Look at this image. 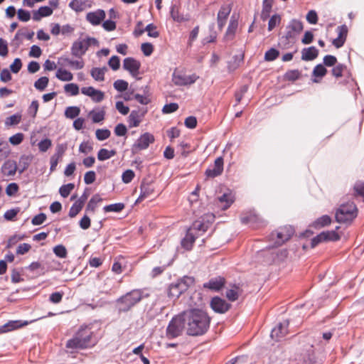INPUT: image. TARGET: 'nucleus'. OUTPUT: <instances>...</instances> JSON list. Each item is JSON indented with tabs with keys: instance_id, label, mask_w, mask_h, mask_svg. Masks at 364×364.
Masks as SVG:
<instances>
[{
	"instance_id": "69168bd1",
	"label": "nucleus",
	"mask_w": 364,
	"mask_h": 364,
	"mask_svg": "<svg viewBox=\"0 0 364 364\" xmlns=\"http://www.w3.org/2000/svg\"><path fill=\"white\" fill-rule=\"evenodd\" d=\"M281 21V17L279 15H273L268 23V31H272Z\"/></svg>"
},
{
	"instance_id": "c756f323",
	"label": "nucleus",
	"mask_w": 364,
	"mask_h": 364,
	"mask_svg": "<svg viewBox=\"0 0 364 364\" xmlns=\"http://www.w3.org/2000/svg\"><path fill=\"white\" fill-rule=\"evenodd\" d=\"M196 237V235L188 229L185 237L181 240V245L183 248H184L186 250H191L193 247V244L195 241Z\"/></svg>"
},
{
	"instance_id": "72a5a7b5",
	"label": "nucleus",
	"mask_w": 364,
	"mask_h": 364,
	"mask_svg": "<svg viewBox=\"0 0 364 364\" xmlns=\"http://www.w3.org/2000/svg\"><path fill=\"white\" fill-rule=\"evenodd\" d=\"M31 161V156L26 155L21 156L19 159L18 164L17 165L18 171L20 173H22L25 170L28 168Z\"/></svg>"
},
{
	"instance_id": "0e129e2a",
	"label": "nucleus",
	"mask_w": 364,
	"mask_h": 364,
	"mask_svg": "<svg viewBox=\"0 0 364 364\" xmlns=\"http://www.w3.org/2000/svg\"><path fill=\"white\" fill-rule=\"evenodd\" d=\"M18 18L22 22H27L31 19V14L28 11L20 9L17 11Z\"/></svg>"
},
{
	"instance_id": "f8f14e48",
	"label": "nucleus",
	"mask_w": 364,
	"mask_h": 364,
	"mask_svg": "<svg viewBox=\"0 0 364 364\" xmlns=\"http://www.w3.org/2000/svg\"><path fill=\"white\" fill-rule=\"evenodd\" d=\"M224 160L223 158L218 157L214 164L210 166L205 171V175L207 178H214L220 176L223 171Z\"/></svg>"
},
{
	"instance_id": "6e6d98bb",
	"label": "nucleus",
	"mask_w": 364,
	"mask_h": 364,
	"mask_svg": "<svg viewBox=\"0 0 364 364\" xmlns=\"http://www.w3.org/2000/svg\"><path fill=\"white\" fill-rule=\"evenodd\" d=\"M74 187V184L71 183L63 185L59 189V193L62 197L67 198L73 190Z\"/></svg>"
},
{
	"instance_id": "393cba45",
	"label": "nucleus",
	"mask_w": 364,
	"mask_h": 364,
	"mask_svg": "<svg viewBox=\"0 0 364 364\" xmlns=\"http://www.w3.org/2000/svg\"><path fill=\"white\" fill-rule=\"evenodd\" d=\"M53 14V9L49 6H41L38 10L33 11V19L39 21L42 18L50 16Z\"/></svg>"
},
{
	"instance_id": "a878e982",
	"label": "nucleus",
	"mask_w": 364,
	"mask_h": 364,
	"mask_svg": "<svg viewBox=\"0 0 364 364\" xmlns=\"http://www.w3.org/2000/svg\"><path fill=\"white\" fill-rule=\"evenodd\" d=\"M69 7L76 12H81L87 8L91 7V4L88 0H72L69 3Z\"/></svg>"
},
{
	"instance_id": "4be33fe9",
	"label": "nucleus",
	"mask_w": 364,
	"mask_h": 364,
	"mask_svg": "<svg viewBox=\"0 0 364 364\" xmlns=\"http://www.w3.org/2000/svg\"><path fill=\"white\" fill-rule=\"evenodd\" d=\"M146 113V109L142 111L132 110L128 117L129 127H138L142 121V119L144 118Z\"/></svg>"
},
{
	"instance_id": "09e8293b",
	"label": "nucleus",
	"mask_w": 364,
	"mask_h": 364,
	"mask_svg": "<svg viewBox=\"0 0 364 364\" xmlns=\"http://www.w3.org/2000/svg\"><path fill=\"white\" fill-rule=\"evenodd\" d=\"M239 290L240 288L235 285L232 289L226 291V297L231 301H236L239 297Z\"/></svg>"
},
{
	"instance_id": "de8ad7c7",
	"label": "nucleus",
	"mask_w": 364,
	"mask_h": 364,
	"mask_svg": "<svg viewBox=\"0 0 364 364\" xmlns=\"http://www.w3.org/2000/svg\"><path fill=\"white\" fill-rule=\"evenodd\" d=\"M64 90L71 96H75L79 93V87L77 84L69 83L64 86Z\"/></svg>"
},
{
	"instance_id": "a211bd4d",
	"label": "nucleus",
	"mask_w": 364,
	"mask_h": 364,
	"mask_svg": "<svg viewBox=\"0 0 364 364\" xmlns=\"http://www.w3.org/2000/svg\"><path fill=\"white\" fill-rule=\"evenodd\" d=\"M210 306L215 312L224 314L229 310L230 304L227 303L224 299L215 296L212 299Z\"/></svg>"
},
{
	"instance_id": "b1692460",
	"label": "nucleus",
	"mask_w": 364,
	"mask_h": 364,
	"mask_svg": "<svg viewBox=\"0 0 364 364\" xmlns=\"http://www.w3.org/2000/svg\"><path fill=\"white\" fill-rule=\"evenodd\" d=\"M338 36L336 38L333 39L332 43L336 48L342 47L346 41L348 29L346 26L343 25L337 28Z\"/></svg>"
},
{
	"instance_id": "4d7b16f0",
	"label": "nucleus",
	"mask_w": 364,
	"mask_h": 364,
	"mask_svg": "<svg viewBox=\"0 0 364 364\" xmlns=\"http://www.w3.org/2000/svg\"><path fill=\"white\" fill-rule=\"evenodd\" d=\"M327 73L326 68L322 64L316 65L313 70L312 75L314 77H323Z\"/></svg>"
},
{
	"instance_id": "5fc2aeb1",
	"label": "nucleus",
	"mask_w": 364,
	"mask_h": 364,
	"mask_svg": "<svg viewBox=\"0 0 364 364\" xmlns=\"http://www.w3.org/2000/svg\"><path fill=\"white\" fill-rule=\"evenodd\" d=\"M321 234L324 235L323 240L325 241H337L340 239L339 235L335 230L322 232Z\"/></svg>"
},
{
	"instance_id": "aec40b11",
	"label": "nucleus",
	"mask_w": 364,
	"mask_h": 364,
	"mask_svg": "<svg viewBox=\"0 0 364 364\" xmlns=\"http://www.w3.org/2000/svg\"><path fill=\"white\" fill-rule=\"evenodd\" d=\"M81 92L85 95L90 97L95 102H100L103 100L105 97L103 92L96 90L93 87H82Z\"/></svg>"
},
{
	"instance_id": "a19ab883",
	"label": "nucleus",
	"mask_w": 364,
	"mask_h": 364,
	"mask_svg": "<svg viewBox=\"0 0 364 364\" xmlns=\"http://www.w3.org/2000/svg\"><path fill=\"white\" fill-rule=\"evenodd\" d=\"M170 14L171 18L174 21L181 23L186 20L183 16L181 14H180L179 9L176 5H172L171 6Z\"/></svg>"
},
{
	"instance_id": "473e14b6",
	"label": "nucleus",
	"mask_w": 364,
	"mask_h": 364,
	"mask_svg": "<svg viewBox=\"0 0 364 364\" xmlns=\"http://www.w3.org/2000/svg\"><path fill=\"white\" fill-rule=\"evenodd\" d=\"M237 26V21L232 17L225 36L227 40H232L234 38Z\"/></svg>"
},
{
	"instance_id": "a18cd8bd",
	"label": "nucleus",
	"mask_w": 364,
	"mask_h": 364,
	"mask_svg": "<svg viewBox=\"0 0 364 364\" xmlns=\"http://www.w3.org/2000/svg\"><path fill=\"white\" fill-rule=\"evenodd\" d=\"M124 208V204L122 203H114L104 207L105 212H121Z\"/></svg>"
},
{
	"instance_id": "49530a36",
	"label": "nucleus",
	"mask_w": 364,
	"mask_h": 364,
	"mask_svg": "<svg viewBox=\"0 0 364 364\" xmlns=\"http://www.w3.org/2000/svg\"><path fill=\"white\" fill-rule=\"evenodd\" d=\"M48 82H49L48 77H45V76L41 77L35 82L34 87L36 90H38L39 91H43L48 86Z\"/></svg>"
},
{
	"instance_id": "dca6fc26",
	"label": "nucleus",
	"mask_w": 364,
	"mask_h": 364,
	"mask_svg": "<svg viewBox=\"0 0 364 364\" xmlns=\"http://www.w3.org/2000/svg\"><path fill=\"white\" fill-rule=\"evenodd\" d=\"M226 283L225 277L218 276L210 279L208 282L203 284L204 289H210L214 291H219L221 290Z\"/></svg>"
},
{
	"instance_id": "412c9836",
	"label": "nucleus",
	"mask_w": 364,
	"mask_h": 364,
	"mask_svg": "<svg viewBox=\"0 0 364 364\" xmlns=\"http://www.w3.org/2000/svg\"><path fill=\"white\" fill-rule=\"evenodd\" d=\"M230 11H231L230 5L224 4L220 7V9L218 13V16H217L218 25V28H220V30H222L224 26L225 25L226 20H227Z\"/></svg>"
},
{
	"instance_id": "79ce46f5",
	"label": "nucleus",
	"mask_w": 364,
	"mask_h": 364,
	"mask_svg": "<svg viewBox=\"0 0 364 364\" xmlns=\"http://www.w3.org/2000/svg\"><path fill=\"white\" fill-rule=\"evenodd\" d=\"M80 113V109L77 106L68 107L65 110V116L68 119H74Z\"/></svg>"
},
{
	"instance_id": "ddd939ff",
	"label": "nucleus",
	"mask_w": 364,
	"mask_h": 364,
	"mask_svg": "<svg viewBox=\"0 0 364 364\" xmlns=\"http://www.w3.org/2000/svg\"><path fill=\"white\" fill-rule=\"evenodd\" d=\"M140 68L141 63L134 58L128 57L123 60V68L134 78H137L139 75Z\"/></svg>"
},
{
	"instance_id": "0eeeda50",
	"label": "nucleus",
	"mask_w": 364,
	"mask_h": 364,
	"mask_svg": "<svg viewBox=\"0 0 364 364\" xmlns=\"http://www.w3.org/2000/svg\"><path fill=\"white\" fill-rule=\"evenodd\" d=\"M294 233V229L291 225L280 227L270 234L269 240L274 243V247H277L288 241Z\"/></svg>"
},
{
	"instance_id": "9b49d317",
	"label": "nucleus",
	"mask_w": 364,
	"mask_h": 364,
	"mask_svg": "<svg viewBox=\"0 0 364 364\" xmlns=\"http://www.w3.org/2000/svg\"><path fill=\"white\" fill-rule=\"evenodd\" d=\"M198 78V76L196 74L187 75L179 72H174L172 75L173 82L178 86L190 85L194 83Z\"/></svg>"
},
{
	"instance_id": "1a4fd4ad",
	"label": "nucleus",
	"mask_w": 364,
	"mask_h": 364,
	"mask_svg": "<svg viewBox=\"0 0 364 364\" xmlns=\"http://www.w3.org/2000/svg\"><path fill=\"white\" fill-rule=\"evenodd\" d=\"M214 220V214L210 213H206L198 220L193 222L189 230L195 235L197 233L200 235V232L203 233L206 232L212 225Z\"/></svg>"
},
{
	"instance_id": "4468645a",
	"label": "nucleus",
	"mask_w": 364,
	"mask_h": 364,
	"mask_svg": "<svg viewBox=\"0 0 364 364\" xmlns=\"http://www.w3.org/2000/svg\"><path fill=\"white\" fill-rule=\"evenodd\" d=\"M39 319L40 318H36L30 321H22L21 320L9 321L4 325L0 326V333H5L19 329Z\"/></svg>"
},
{
	"instance_id": "3c124183",
	"label": "nucleus",
	"mask_w": 364,
	"mask_h": 364,
	"mask_svg": "<svg viewBox=\"0 0 364 364\" xmlns=\"http://www.w3.org/2000/svg\"><path fill=\"white\" fill-rule=\"evenodd\" d=\"M324 235L323 234H321L320 233L319 235H318L317 236L314 237V238H312L311 240V241L309 242H310V245H303V248L304 249H306V248H315L317 245L321 242H325V240H323V237Z\"/></svg>"
},
{
	"instance_id": "bf43d9fd",
	"label": "nucleus",
	"mask_w": 364,
	"mask_h": 364,
	"mask_svg": "<svg viewBox=\"0 0 364 364\" xmlns=\"http://www.w3.org/2000/svg\"><path fill=\"white\" fill-rule=\"evenodd\" d=\"M24 238V235H15L12 237H11L7 242L6 248L11 249L14 248L16 245L21 240H22Z\"/></svg>"
},
{
	"instance_id": "e2e57ef3",
	"label": "nucleus",
	"mask_w": 364,
	"mask_h": 364,
	"mask_svg": "<svg viewBox=\"0 0 364 364\" xmlns=\"http://www.w3.org/2000/svg\"><path fill=\"white\" fill-rule=\"evenodd\" d=\"M52 146V141L49 139H44L38 142V146L41 152L47 151Z\"/></svg>"
},
{
	"instance_id": "bb28decb",
	"label": "nucleus",
	"mask_w": 364,
	"mask_h": 364,
	"mask_svg": "<svg viewBox=\"0 0 364 364\" xmlns=\"http://www.w3.org/2000/svg\"><path fill=\"white\" fill-rule=\"evenodd\" d=\"M318 55V50L316 47L305 48L301 51V59L306 61L313 60L317 58Z\"/></svg>"
},
{
	"instance_id": "58836bf2",
	"label": "nucleus",
	"mask_w": 364,
	"mask_h": 364,
	"mask_svg": "<svg viewBox=\"0 0 364 364\" xmlns=\"http://www.w3.org/2000/svg\"><path fill=\"white\" fill-rule=\"evenodd\" d=\"M125 267L124 259L122 257H119L114 262L112 270L116 274H121Z\"/></svg>"
},
{
	"instance_id": "5701e85b",
	"label": "nucleus",
	"mask_w": 364,
	"mask_h": 364,
	"mask_svg": "<svg viewBox=\"0 0 364 364\" xmlns=\"http://www.w3.org/2000/svg\"><path fill=\"white\" fill-rule=\"evenodd\" d=\"M140 195L136 199V203H141L144 199L151 197L154 192V188L150 183L143 181L140 186Z\"/></svg>"
},
{
	"instance_id": "603ef678",
	"label": "nucleus",
	"mask_w": 364,
	"mask_h": 364,
	"mask_svg": "<svg viewBox=\"0 0 364 364\" xmlns=\"http://www.w3.org/2000/svg\"><path fill=\"white\" fill-rule=\"evenodd\" d=\"M95 135L99 141H104L110 136L111 132L107 129H98L95 132Z\"/></svg>"
},
{
	"instance_id": "f704fd0d",
	"label": "nucleus",
	"mask_w": 364,
	"mask_h": 364,
	"mask_svg": "<svg viewBox=\"0 0 364 364\" xmlns=\"http://www.w3.org/2000/svg\"><path fill=\"white\" fill-rule=\"evenodd\" d=\"M274 0H263L261 18L266 21L269 17Z\"/></svg>"
},
{
	"instance_id": "774afa93",
	"label": "nucleus",
	"mask_w": 364,
	"mask_h": 364,
	"mask_svg": "<svg viewBox=\"0 0 364 364\" xmlns=\"http://www.w3.org/2000/svg\"><path fill=\"white\" fill-rule=\"evenodd\" d=\"M145 31L149 37L157 38L159 36V33L156 31V26L153 23L148 24L145 28Z\"/></svg>"
},
{
	"instance_id": "37998d69",
	"label": "nucleus",
	"mask_w": 364,
	"mask_h": 364,
	"mask_svg": "<svg viewBox=\"0 0 364 364\" xmlns=\"http://www.w3.org/2000/svg\"><path fill=\"white\" fill-rule=\"evenodd\" d=\"M301 72L299 70H289L284 74V79L288 81H295L300 78Z\"/></svg>"
},
{
	"instance_id": "4c0bfd02",
	"label": "nucleus",
	"mask_w": 364,
	"mask_h": 364,
	"mask_svg": "<svg viewBox=\"0 0 364 364\" xmlns=\"http://www.w3.org/2000/svg\"><path fill=\"white\" fill-rule=\"evenodd\" d=\"M107 70L106 68H93L91 70L90 74L91 76L96 80V81H103L105 80V73Z\"/></svg>"
},
{
	"instance_id": "6ab92c4d",
	"label": "nucleus",
	"mask_w": 364,
	"mask_h": 364,
	"mask_svg": "<svg viewBox=\"0 0 364 364\" xmlns=\"http://www.w3.org/2000/svg\"><path fill=\"white\" fill-rule=\"evenodd\" d=\"M289 321H285L283 323H279L275 328L272 330L271 337L276 341H279L288 333Z\"/></svg>"
},
{
	"instance_id": "c85d7f7f",
	"label": "nucleus",
	"mask_w": 364,
	"mask_h": 364,
	"mask_svg": "<svg viewBox=\"0 0 364 364\" xmlns=\"http://www.w3.org/2000/svg\"><path fill=\"white\" fill-rule=\"evenodd\" d=\"M220 207L223 210L228 209L233 203V196L230 193H223L221 196L218 198Z\"/></svg>"
},
{
	"instance_id": "c03bdc74",
	"label": "nucleus",
	"mask_w": 364,
	"mask_h": 364,
	"mask_svg": "<svg viewBox=\"0 0 364 364\" xmlns=\"http://www.w3.org/2000/svg\"><path fill=\"white\" fill-rule=\"evenodd\" d=\"M347 70V67L344 64L338 63L331 70L332 75L336 77H341L343 76V74L345 71Z\"/></svg>"
},
{
	"instance_id": "39448f33",
	"label": "nucleus",
	"mask_w": 364,
	"mask_h": 364,
	"mask_svg": "<svg viewBox=\"0 0 364 364\" xmlns=\"http://www.w3.org/2000/svg\"><path fill=\"white\" fill-rule=\"evenodd\" d=\"M195 279L193 277L184 276L175 283L170 284L168 294L172 299L178 298L183 293L186 291L188 288L193 285Z\"/></svg>"
},
{
	"instance_id": "f3484780",
	"label": "nucleus",
	"mask_w": 364,
	"mask_h": 364,
	"mask_svg": "<svg viewBox=\"0 0 364 364\" xmlns=\"http://www.w3.org/2000/svg\"><path fill=\"white\" fill-rule=\"evenodd\" d=\"M106 14L102 9H97L86 14V20L92 26L100 25L105 18Z\"/></svg>"
},
{
	"instance_id": "338daca9",
	"label": "nucleus",
	"mask_w": 364,
	"mask_h": 364,
	"mask_svg": "<svg viewBox=\"0 0 364 364\" xmlns=\"http://www.w3.org/2000/svg\"><path fill=\"white\" fill-rule=\"evenodd\" d=\"M134 172L131 169H128L123 172L122 180L124 183H129L134 179Z\"/></svg>"
},
{
	"instance_id": "7ed1b4c3",
	"label": "nucleus",
	"mask_w": 364,
	"mask_h": 364,
	"mask_svg": "<svg viewBox=\"0 0 364 364\" xmlns=\"http://www.w3.org/2000/svg\"><path fill=\"white\" fill-rule=\"evenodd\" d=\"M148 294H144L141 289H134L122 296L117 300L119 312H127L133 306L141 301L144 298H147Z\"/></svg>"
},
{
	"instance_id": "e433bc0d",
	"label": "nucleus",
	"mask_w": 364,
	"mask_h": 364,
	"mask_svg": "<svg viewBox=\"0 0 364 364\" xmlns=\"http://www.w3.org/2000/svg\"><path fill=\"white\" fill-rule=\"evenodd\" d=\"M55 77L61 81H71L73 78V75L70 72L63 68H58Z\"/></svg>"
},
{
	"instance_id": "423d86ee",
	"label": "nucleus",
	"mask_w": 364,
	"mask_h": 364,
	"mask_svg": "<svg viewBox=\"0 0 364 364\" xmlns=\"http://www.w3.org/2000/svg\"><path fill=\"white\" fill-rule=\"evenodd\" d=\"M183 330L186 331V326L182 312L171 320L166 328V336L169 339L175 338L180 336Z\"/></svg>"
},
{
	"instance_id": "13d9d810",
	"label": "nucleus",
	"mask_w": 364,
	"mask_h": 364,
	"mask_svg": "<svg viewBox=\"0 0 364 364\" xmlns=\"http://www.w3.org/2000/svg\"><path fill=\"white\" fill-rule=\"evenodd\" d=\"M279 55V52L275 48H270L266 51L264 54V60L266 61H273L276 60Z\"/></svg>"
},
{
	"instance_id": "ea45409f",
	"label": "nucleus",
	"mask_w": 364,
	"mask_h": 364,
	"mask_svg": "<svg viewBox=\"0 0 364 364\" xmlns=\"http://www.w3.org/2000/svg\"><path fill=\"white\" fill-rule=\"evenodd\" d=\"M83 207V200H77L71 206L69 211V216L70 218L75 217Z\"/></svg>"
},
{
	"instance_id": "20e7f679",
	"label": "nucleus",
	"mask_w": 364,
	"mask_h": 364,
	"mask_svg": "<svg viewBox=\"0 0 364 364\" xmlns=\"http://www.w3.org/2000/svg\"><path fill=\"white\" fill-rule=\"evenodd\" d=\"M303 28L301 21L296 19L291 20L287 26L286 34L280 39V44L284 48L291 47L296 42L297 36L302 31Z\"/></svg>"
},
{
	"instance_id": "052dcab7",
	"label": "nucleus",
	"mask_w": 364,
	"mask_h": 364,
	"mask_svg": "<svg viewBox=\"0 0 364 364\" xmlns=\"http://www.w3.org/2000/svg\"><path fill=\"white\" fill-rule=\"evenodd\" d=\"M21 116L18 114H15L6 119L5 124L6 126L16 125L21 122Z\"/></svg>"
},
{
	"instance_id": "7c9ffc66",
	"label": "nucleus",
	"mask_w": 364,
	"mask_h": 364,
	"mask_svg": "<svg viewBox=\"0 0 364 364\" xmlns=\"http://www.w3.org/2000/svg\"><path fill=\"white\" fill-rule=\"evenodd\" d=\"M63 61L61 63L62 65H69L72 68L75 70H80L83 68L85 63L84 61L81 59L80 60H70L68 58H60L59 59L58 63H60V61Z\"/></svg>"
},
{
	"instance_id": "2eb2a0df",
	"label": "nucleus",
	"mask_w": 364,
	"mask_h": 364,
	"mask_svg": "<svg viewBox=\"0 0 364 364\" xmlns=\"http://www.w3.org/2000/svg\"><path fill=\"white\" fill-rule=\"evenodd\" d=\"M88 48L89 44L85 39L75 41L71 46V54L76 58H82Z\"/></svg>"
},
{
	"instance_id": "c9c22d12",
	"label": "nucleus",
	"mask_w": 364,
	"mask_h": 364,
	"mask_svg": "<svg viewBox=\"0 0 364 364\" xmlns=\"http://www.w3.org/2000/svg\"><path fill=\"white\" fill-rule=\"evenodd\" d=\"M117 154L115 150H108L107 149H100L97 153V159L99 161H105L115 156Z\"/></svg>"
},
{
	"instance_id": "2f4dec72",
	"label": "nucleus",
	"mask_w": 364,
	"mask_h": 364,
	"mask_svg": "<svg viewBox=\"0 0 364 364\" xmlns=\"http://www.w3.org/2000/svg\"><path fill=\"white\" fill-rule=\"evenodd\" d=\"M102 198L99 194L94 195L89 200L85 211L87 213H94L98 203L102 201Z\"/></svg>"
},
{
	"instance_id": "cd10ccee",
	"label": "nucleus",
	"mask_w": 364,
	"mask_h": 364,
	"mask_svg": "<svg viewBox=\"0 0 364 364\" xmlns=\"http://www.w3.org/2000/svg\"><path fill=\"white\" fill-rule=\"evenodd\" d=\"M17 171V164L14 161H7L2 166V173L6 176H14Z\"/></svg>"
},
{
	"instance_id": "6e6552de",
	"label": "nucleus",
	"mask_w": 364,
	"mask_h": 364,
	"mask_svg": "<svg viewBox=\"0 0 364 364\" xmlns=\"http://www.w3.org/2000/svg\"><path fill=\"white\" fill-rule=\"evenodd\" d=\"M356 216L357 208L353 202L342 204L336 213V218L338 223L351 222Z\"/></svg>"
},
{
	"instance_id": "680f3d73",
	"label": "nucleus",
	"mask_w": 364,
	"mask_h": 364,
	"mask_svg": "<svg viewBox=\"0 0 364 364\" xmlns=\"http://www.w3.org/2000/svg\"><path fill=\"white\" fill-rule=\"evenodd\" d=\"M113 86L116 90L124 92L127 90L129 84L124 80H117L114 82Z\"/></svg>"
},
{
	"instance_id": "864d4df0",
	"label": "nucleus",
	"mask_w": 364,
	"mask_h": 364,
	"mask_svg": "<svg viewBox=\"0 0 364 364\" xmlns=\"http://www.w3.org/2000/svg\"><path fill=\"white\" fill-rule=\"evenodd\" d=\"M331 221V218L328 215H323V216L320 217L319 218H318L314 222V227L315 228L324 227V226L330 224Z\"/></svg>"
},
{
	"instance_id": "f03ea898",
	"label": "nucleus",
	"mask_w": 364,
	"mask_h": 364,
	"mask_svg": "<svg viewBox=\"0 0 364 364\" xmlns=\"http://www.w3.org/2000/svg\"><path fill=\"white\" fill-rule=\"evenodd\" d=\"M97 340L90 325H82L73 336L67 341L65 347L72 350H83L93 347Z\"/></svg>"
},
{
	"instance_id": "f257e3e1",
	"label": "nucleus",
	"mask_w": 364,
	"mask_h": 364,
	"mask_svg": "<svg viewBox=\"0 0 364 364\" xmlns=\"http://www.w3.org/2000/svg\"><path fill=\"white\" fill-rule=\"evenodd\" d=\"M183 316L188 336H198L205 334L209 328L210 318L208 314L200 309H189L183 311Z\"/></svg>"
},
{
	"instance_id": "9d476101",
	"label": "nucleus",
	"mask_w": 364,
	"mask_h": 364,
	"mask_svg": "<svg viewBox=\"0 0 364 364\" xmlns=\"http://www.w3.org/2000/svg\"><path fill=\"white\" fill-rule=\"evenodd\" d=\"M154 141V136L149 132L141 134L132 146V151L136 152L146 149Z\"/></svg>"
},
{
	"instance_id": "8fccbe9b",
	"label": "nucleus",
	"mask_w": 364,
	"mask_h": 364,
	"mask_svg": "<svg viewBox=\"0 0 364 364\" xmlns=\"http://www.w3.org/2000/svg\"><path fill=\"white\" fill-rule=\"evenodd\" d=\"M90 115L92 117V120L94 123H98L104 120L105 112L101 109L97 112L91 111Z\"/></svg>"
}]
</instances>
